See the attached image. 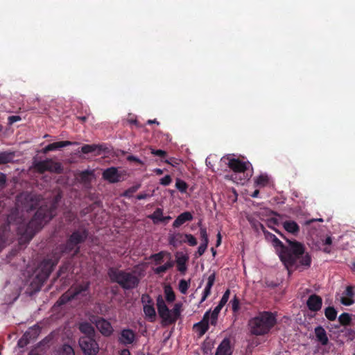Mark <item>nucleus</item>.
<instances>
[{
    "label": "nucleus",
    "instance_id": "1",
    "mask_svg": "<svg viewBox=\"0 0 355 355\" xmlns=\"http://www.w3.org/2000/svg\"><path fill=\"white\" fill-rule=\"evenodd\" d=\"M261 226L266 239L272 243L281 261L288 270L296 265L297 260L300 266L310 267L311 257L309 253H305V247L302 243L286 239L288 245H285L275 234L266 231L263 225Z\"/></svg>",
    "mask_w": 355,
    "mask_h": 355
},
{
    "label": "nucleus",
    "instance_id": "2",
    "mask_svg": "<svg viewBox=\"0 0 355 355\" xmlns=\"http://www.w3.org/2000/svg\"><path fill=\"white\" fill-rule=\"evenodd\" d=\"M56 214L54 205L50 207L41 206L35 212L33 217L28 222L23 220L19 223L17 232L19 236L20 244H26L33 238L45 224L50 221Z\"/></svg>",
    "mask_w": 355,
    "mask_h": 355
},
{
    "label": "nucleus",
    "instance_id": "3",
    "mask_svg": "<svg viewBox=\"0 0 355 355\" xmlns=\"http://www.w3.org/2000/svg\"><path fill=\"white\" fill-rule=\"evenodd\" d=\"M277 323V315L270 311L259 312L249 320L250 332L255 336H263L270 332Z\"/></svg>",
    "mask_w": 355,
    "mask_h": 355
},
{
    "label": "nucleus",
    "instance_id": "4",
    "mask_svg": "<svg viewBox=\"0 0 355 355\" xmlns=\"http://www.w3.org/2000/svg\"><path fill=\"white\" fill-rule=\"evenodd\" d=\"M62 257V254L54 248L51 253L44 258L39 264L35 280L41 287L44 282L49 278L55 266Z\"/></svg>",
    "mask_w": 355,
    "mask_h": 355
},
{
    "label": "nucleus",
    "instance_id": "5",
    "mask_svg": "<svg viewBox=\"0 0 355 355\" xmlns=\"http://www.w3.org/2000/svg\"><path fill=\"white\" fill-rule=\"evenodd\" d=\"M107 275L112 282L117 283L124 290L137 288L140 282L139 278L135 272L119 270L114 267L108 269Z\"/></svg>",
    "mask_w": 355,
    "mask_h": 355
},
{
    "label": "nucleus",
    "instance_id": "6",
    "mask_svg": "<svg viewBox=\"0 0 355 355\" xmlns=\"http://www.w3.org/2000/svg\"><path fill=\"white\" fill-rule=\"evenodd\" d=\"M89 235L88 230L86 229L75 230L67 239L65 243L58 245L55 248L62 256L73 252V257L76 256L79 252L80 244L83 243Z\"/></svg>",
    "mask_w": 355,
    "mask_h": 355
},
{
    "label": "nucleus",
    "instance_id": "7",
    "mask_svg": "<svg viewBox=\"0 0 355 355\" xmlns=\"http://www.w3.org/2000/svg\"><path fill=\"white\" fill-rule=\"evenodd\" d=\"M41 200L40 195L30 192H22L17 196L15 205L17 209L29 211L37 208Z\"/></svg>",
    "mask_w": 355,
    "mask_h": 355
},
{
    "label": "nucleus",
    "instance_id": "8",
    "mask_svg": "<svg viewBox=\"0 0 355 355\" xmlns=\"http://www.w3.org/2000/svg\"><path fill=\"white\" fill-rule=\"evenodd\" d=\"M34 168L40 174L46 171L61 173L62 167L60 163L54 162L51 159H46L43 161L35 162L33 164Z\"/></svg>",
    "mask_w": 355,
    "mask_h": 355
},
{
    "label": "nucleus",
    "instance_id": "9",
    "mask_svg": "<svg viewBox=\"0 0 355 355\" xmlns=\"http://www.w3.org/2000/svg\"><path fill=\"white\" fill-rule=\"evenodd\" d=\"M78 343L85 355H96L98 353L99 347L95 337L81 336Z\"/></svg>",
    "mask_w": 355,
    "mask_h": 355
},
{
    "label": "nucleus",
    "instance_id": "10",
    "mask_svg": "<svg viewBox=\"0 0 355 355\" xmlns=\"http://www.w3.org/2000/svg\"><path fill=\"white\" fill-rule=\"evenodd\" d=\"M125 175V170H119L116 167L112 166L103 171L102 177L110 183H117L123 181Z\"/></svg>",
    "mask_w": 355,
    "mask_h": 355
},
{
    "label": "nucleus",
    "instance_id": "11",
    "mask_svg": "<svg viewBox=\"0 0 355 355\" xmlns=\"http://www.w3.org/2000/svg\"><path fill=\"white\" fill-rule=\"evenodd\" d=\"M90 321L95 324L98 330L104 336H110L113 333L111 323L103 318L92 316Z\"/></svg>",
    "mask_w": 355,
    "mask_h": 355
},
{
    "label": "nucleus",
    "instance_id": "12",
    "mask_svg": "<svg viewBox=\"0 0 355 355\" xmlns=\"http://www.w3.org/2000/svg\"><path fill=\"white\" fill-rule=\"evenodd\" d=\"M157 307L159 317L162 320L168 324H173L175 320L172 318L171 310L166 306L162 296L159 295L157 297Z\"/></svg>",
    "mask_w": 355,
    "mask_h": 355
},
{
    "label": "nucleus",
    "instance_id": "13",
    "mask_svg": "<svg viewBox=\"0 0 355 355\" xmlns=\"http://www.w3.org/2000/svg\"><path fill=\"white\" fill-rule=\"evenodd\" d=\"M90 285V282L86 281L72 286L69 289V291H71V297L76 300L79 297H87L89 295Z\"/></svg>",
    "mask_w": 355,
    "mask_h": 355
},
{
    "label": "nucleus",
    "instance_id": "14",
    "mask_svg": "<svg viewBox=\"0 0 355 355\" xmlns=\"http://www.w3.org/2000/svg\"><path fill=\"white\" fill-rule=\"evenodd\" d=\"M250 166L249 162H243L239 159L232 158L229 160L228 166L236 173H243Z\"/></svg>",
    "mask_w": 355,
    "mask_h": 355
},
{
    "label": "nucleus",
    "instance_id": "15",
    "mask_svg": "<svg viewBox=\"0 0 355 355\" xmlns=\"http://www.w3.org/2000/svg\"><path fill=\"white\" fill-rule=\"evenodd\" d=\"M177 270L182 275H184L187 270V263L189 261V256L183 252H178L175 254Z\"/></svg>",
    "mask_w": 355,
    "mask_h": 355
},
{
    "label": "nucleus",
    "instance_id": "16",
    "mask_svg": "<svg viewBox=\"0 0 355 355\" xmlns=\"http://www.w3.org/2000/svg\"><path fill=\"white\" fill-rule=\"evenodd\" d=\"M322 305V299L316 294L311 295L307 301L306 306L311 311L317 312L320 311Z\"/></svg>",
    "mask_w": 355,
    "mask_h": 355
},
{
    "label": "nucleus",
    "instance_id": "17",
    "mask_svg": "<svg viewBox=\"0 0 355 355\" xmlns=\"http://www.w3.org/2000/svg\"><path fill=\"white\" fill-rule=\"evenodd\" d=\"M135 337L136 335L133 330L130 329H123L121 331L119 341L124 345H131L134 343Z\"/></svg>",
    "mask_w": 355,
    "mask_h": 355
},
{
    "label": "nucleus",
    "instance_id": "18",
    "mask_svg": "<svg viewBox=\"0 0 355 355\" xmlns=\"http://www.w3.org/2000/svg\"><path fill=\"white\" fill-rule=\"evenodd\" d=\"M77 144V142H72L69 141H62L49 144L44 148V153L56 150L61 148L67 147L69 146Z\"/></svg>",
    "mask_w": 355,
    "mask_h": 355
},
{
    "label": "nucleus",
    "instance_id": "19",
    "mask_svg": "<svg viewBox=\"0 0 355 355\" xmlns=\"http://www.w3.org/2000/svg\"><path fill=\"white\" fill-rule=\"evenodd\" d=\"M317 340L322 345H327L329 343V338L325 329L322 326H318L314 329Z\"/></svg>",
    "mask_w": 355,
    "mask_h": 355
},
{
    "label": "nucleus",
    "instance_id": "20",
    "mask_svg": "<svg viewBox=\"0 0 355 355\" xmlns=\"http://www.w3.org/2000/svg\"><path fill=\"white\" fill-rule=\"evenodd\" d=\"M193 220V215L189 211H184L180 214L173 223V227L178 228L186 222L191 221Z\"/></svg>",
    "mask_w": 355,
    "mask_h": 355
},
{
    "label": "nucleus",
    "instance_id": "21",
    "mask_svg": "<svg viewBox=\"0 0 355 355\" xmlns=\"http://www.w3.org/2000/svg\"><path fill=\"white\" fill-rule=\"evenodd\" d=\"M216 279L215 272H212L208 277L207 285L204 289L200 303L206 300V299L211 295V290Z\"/></svg>",
    "mask_w": 355,
    "mask_h": 355
},
{
    "label": "nucleus",
    "instance_id": "22",
    "mask_svg": "<svg viewBox=\"0 0 355 355\" xmlns=\"http://www.w3.org/2000/svg\"><path fill=\"white\" fill-rule=\"evenodd\" d=\"M216 279L215 272H212L208 277L207 285L204 289L200 303L206 300V299L211 295V290Z\"/></svg>",
    "mask_w": 355,
    "mask_h": 355
},
{
    "label": "nucleus",
    "instance_id": "23",
    "mask_svg": "<svg viewBox=\"0 0 355 355\" xmlns=\"http://www.w3.org/2000/svg\"><path fill=\"white\" fill-rule=\"evenodd\" d=\"M78 329L81 333L85 334L83 336L96 337V331L94 327L87 322L80 323Z\"/></svg>",
    "mask_w": 355,
    "mask_h": 355
},
{
    "label": "nucleus",
    "instance_id": "24",
    "mask_svg": "<svg viewBox=\"0 0 355 355\" xmlns=\"http://www.w3.org/2000/svg\"><path fill=\"white\" fill-rule=\"evenodd\" d=\"M216 355H232L229 339L225 338L223 340L217 348Z\"/></svg>",
    "mask_w": 355,
    "mask_h": 355
},
{
    "label": "nucleus",
    "instance_id": "25",
    "mask_svg": "<svg viewBox=\"0 0 355 355\" xmlns=\"http://www.w3.org/2000/svg\"><path fill=\"white\" fill-rule=\"evenodd\" d=\"M165 257H167L168 259H171V254L170 252L167 251L162 250L158 253L151 254L149 257V259L154 261L155 265H159L163 262L164 258Z\"/></svg>",
    "mask_w": 355,
    "mask_h": 355
},
{
    "label": "nucleus",
    "instance_id": "26",
    "mask_svg": "<svg viewBox=\"0 0 355 355\" xmlns=\"http://www.w3.org/2000/svg\"><path fill=\"white\" fill-rule=\"evenodd\" d=\"M184 234L180 232L170 234L168 236V243L171 245L177 247L182 243H186V241H184Z\"/></svg>",
    "mask_w": 355,
    "mask_h": 355
},
{
    "label": "nucleus",
    "instance_id": "27",
    "mask_svg": "<svg viewBox=\"0 0 355 355\" xmlns=\"http://www.w3.org/2000/svg\"><path fill=\"white\" fill-rule=\"evenodd\" d=\"M71 269L70 261L64 262L60 267L56 274V278H60L61 279H67L68 277L69 272Z\"/></svg>",
    "mask_w": 355,
    "mask_h": 355
},
{
    "label": "nucleus",
    "instance_id": "28",
    "mask_svg": "<svg viewBox=\"0 0 355 355\" xmlns=\"http://www.w3.org/2000/svg\"><path fill=\"white\" fill-rule=\"evenodd\" d=\"M283 227L288 232L297 235L300 232V226L294 220H286L284 222Z\"/></svg>",
    "mask_w": 355,
    "mask_h": 355
},
{
    "label": "nucleus",
    "instance_id": "29",
    "mask_svg": "<svg viewBox=\"0 0 355 355\" xmlns=\"http://www.w3.org/2000/svg\"><path fill=\"white\" fill-rule=\"evenodd\" d=\"M143 309L146 317L148 318L150 322L155 321L156 318V312L154 308V304L144 305Z\"/></svg>",
    "mask_w": 355,
    "mask_h": 355
},
{
    "label": "nucleus",
    "instance_id": "30",
    "mask_svg": "<svg viewBox=\"0 0 355 355\" xmlns=\"http://www.w3.org/2000/svg\"><path fill=\"white\" fill-rule=\"evenodd\" d=\"M174 266V261L171 259H168L164 265L159 266L154 269V272L156 275H161L165 273L168 270Z\"/></svg>",
    "mask_w": 355,
    "mask_h": 355
},
{
    "label": "nucleus",
    "instance_id": "31",
    "mask_svg": "<svg viewBox=\"0 0 355 355\" xmlns=\"http://www.w3.org/2000/svg\"><path fill=\"white\" fill-rule=\"evenodd\" d=\"M15 153L13 152H0V165L6 164L13 161Z\"/></svg>",
    "mask_w": 355,
    "mask_h": 355
},
{
    "label": "nucleus",
    "instance_id": "32",
    "mask_svg": "<svg viewBox=\"0 0 355 355\" xmlns=\"http://www.w3.org/2000/svg\"><path fill=\"white\" fill-rule=\"evenodd\" d=\"M101 150V146L96 144H85L81 148V152L84 154H88L95 151H98V154H100Z\"/></svg>",
    "mask_w": 355,
    "mask_h": 355
},
{
    "label": "nucleus",
    "instance_id": "33",
    "mask_svg": "<svg viewBox=\"0 0 355 355\" xmlns=\"http://www.w3.org/2000/svg\"><path fill=\"white\" fill-rule=\"evenodd\" d=\"M153 223L157 224L159 222L163 221V209L161 208H157L154 212L148 216Z\"/></svg>",
    "mask_w": 355,
    "mask_h": 355
},
{
    "label": "nucleus",
    "instance_id": "34",
    "mask_svg": "<svg viewBox=\"0 0 355 355\" xmlns=\"http://www.w3.org/2000/svg\"><path fill=\"white\" fill-rule=\"evenodd\" d=\"M193 329L198 333L199 336H202L209 329V324L200 321L193 325Z\"/></svg>",
    "mask_w": 355,
    "mask_h": 355
},
{
    "label": "nucleus",
    "instance_id": "35",
    "mask_svg": "<svg viewBox=\"0 0 355 355\" xmlns=\"http://www.w3.org/2000/svg\"><path fill=\"white\" fill-rule=\"evenodd\" d=\"M58 355H75V352L71 345L64 344L58 349Z\"/></svg>",
    "mask_w": 355,
    "mask_h": 355
},
{
    "label": "nucleus",
    "instance_id": "36",
    "mask_svg": "<svg viewBox=\"0 0 355 355\" xmlns=\"http://www.w3.org/2000/svg\"><path fill=\"white\" fill-rule=\"evenodd\" d=\"M337 313L334 306H328L324 309V315L329 321H334L337 318Z\"/></svg>",
    "mask_w": 355,
    "mask_h": 355
},
{
    "label": "nucleus",
    "instance_id": "37",
    "mask_svg": "<svg viewBox=\"0 0 355 355\" xmlns=\"http://www.w3.org/2000/svg\"><path fill=\"white\" fill-rule=\"evenodd\" d=\"M198 226L200 227V237L201 240V243L208 245L209 244V238H208V234L207 232V229L205 227L201 226V222H199L198 223Z\"/></svg>",
    "mask_w": 355,
    "mask_h": 355
},
{
    "label": "nucleus",
    "instance_id": "38",
    "mask_svg": "<svg viewBox=\"0 0 355 355\" xmlns=\"http://www.w3.org/2000/svg\"><path fill=\"white\" fill-rule=\"evenodd\" d=\"M338 321L343 326H348L351 324L352 317L348 313H343L338 317Z\"/></svg>",
    "mask_w": 355,
    "mask_h": 355
},
{
    "label": "nucleus",
    "instance_id": "39",
    "mask_svg": "<svg viewBox=\"0 0 355 355\" xmlns=\"http://www.w3.org/2000/svg\"><path fill=\"white\" fill-rule=\"evenodd\" d=\"M73 300V298L71 297V291H69L68 290L61 295V297L57 301V304L60 306L64 305Z\"/></svg>",
    "mask_w": 355,
    "mask_h": 355
},
{
    "label": "nucleus",
    "instance_id": "40",
    "mask_svg": "<svg viewBox=\"0 0 355 355\" xmlns=\"http://www.w3.org/2000/svg\"><path fill=\"white\" fill-rule=\"evenodd\" d=\"M166 300L168 302H173L175 300V295L171 286L164 288Z\"/></svg>",
    "mask_w": 355,
    "mask_h": 355
},
{
    "label": "nucleus",
    "instance_id": "41",
    "mask_svg": "<svg viewBox=\"0 0 355 355\" xmlns=\"http://www.w3.org/2000/svg\"><path fill=\"white\" fill-rule=\"evenodd\" d=\"M269 182V179L267 175L261 174L259 175L254 181L256 186L266 187Z\"/></svg>",
    "mask_w": 355,
    "mask_h": 355
},
{
    "label": "nucleus",
    "instance_id": "42",
    "mask_svg": "<svg viewBox=\"0 0 355 355\" xmlns=\"http://www.w3.org/2000/svg\"><path fill=\"white\" fill-rule=\"evenodd\" d=\"M223 306L218 304L211 313V324L215 325L216 324L218 314Z\"/></svg>",
    "mask_w": 355,
    "mask_h": 355
},
{
    "label": "nucleus",
    "instance_id": "43",
    "mask_svg": "<svg viewBox=\"0 0 355 355\" xmlns=\"http://www.w3.org/2000/svg\"><path fill=\"white\" fill-rule=\"evenodd\" d=\"M190 286V279H181L179 282V291L182 294H186Z\"/></svg>",
    "mask_w": 355,
    "mask_h": 355
},
{
    "label": "nucleus",
    "instance_id": "44",
    "mask_svg": "<svg viewBox=\"0 0 355 355\" xmlns=\"http://www.w3.org/2000/svg\"><path fill=\"white\" fill-rule=\"evenodd\" d=\"M175 187L181 193H186L188 184L182 180L178 178L175 182Z\"/></svg>",
    "mask_w": 355,
    "mask_h": 355
},
{
    "label": "nucleus",
    "instance_id": "45",
    "mask_svg": "<svg viewBox=\"0 0 355 355\" xmlns=\"http://www.w3.org/2000/svg\"><path fill=\"white\" fill-rule=\"evenodd\" d=\"M278 223H279L278 220L275 218H269L267 220V222H266L267 226L269 228H270L272 230H274L275 232H276L280 236H282V234L275 228V226L277 225Z\"/></svg>",
    "mask_w": 355,
    "mask_h": 355
},
{
    "label": "nucleus",
    "instance_id": "46",
    "mask_svg": "<svg viewBox=\"0 0 355 355\" xmlns=\"http://www.w3.org/2000/svg\"><path fill=\"white\" fill-rule=\"evenodd\" d=\"M31 338L30 332H26L23 336L18 341V346L21 348L24 347L29 343V339Z\"/></svg>",
    "mask_w": 355,
    "mask_h": 355
},
{
    "label": "nucleus",
    "instance_id": "47",
    "mask_svg": "<svg viewBox=\"0 0 355 355\" xmlns=\"http://www.w3.org/2000/svg\"><path fill=\"white\" fill-rule=\"evenodd\" d=\"M141 187L140 184H137L126 189L123 193V196L130 198Z\"/></svg>",
    "mask_w": 355,
    "mask_h": 355
},
{
    "label": "nucleus",
    "instance_id": "48",
    "mask_svg": "<svg viewBox=\"0 0 355 355\" xmlns=\"http://www.w3.org/2000/svg\"><path fill=\"white\" fill-rule=\"evenodd\" d=\"M232 309L234 313H237L240 309V300L236 295L230 301Z\"/></svg>",
    "mask_w": 355,
    "mask_h": 355
},
{
    "label": "nucleus",
    "instance_id": "49",
    "mask_svg": "<svg viewBox=\"0 0 355 355\" xmlns=\"http://www.w3.org/2000/svg\"><path fill=\"white\" fill-rule=\"evenodd\" d=\"M180 308L181 305L179 304H175L173 309L171 311V314L172 315V318L175 320V322L178 320L179 316L180 315Z\"/></svg>",
    "mask_w": 355,
    "mask_h": 355
},
{
    "label": "nucleus",
    "instance_id": "50",
    "mask_svg": "<svg viewBox=\"0 0 355 355\" xmlns=\"http://www.w3.org/2000/svg\"><path fill=\"white\" fill-rule=\"evenodd\" d=\"M184 241H186V243H187L190 246H195L198 243L196 237L191 234H184Z\"/></svg>",
    "mask_w": 355,
    "mask_h": 355
},
{
    "label": "nucleus",
    "instance_id": "51",
    "mask_svg": "<svg viewBox=\"0 0 355 355\" xmlns=\"http://www.w3.org/2000/svg\"><path fill=\"white\" fill-rule=\"evenodd\" d=\"M92 174V172L85 170L82 171L80 175V179L82 182H87L89 181V176Z\"/></svg>",
    "mask_w": 355,
    "mask_h": 355
},
{
    "label": "nucleus",
    "instance_id": "52",
    "mask_svg": "<svg viewBox=\"0 0 355 355\" xmlns=\"http://www.w3.org/2000/svg\"><path fill=\"white\" fill-rule=\"evenodd\" d=\"M230 295V291L229 289L226 290L224 294L223 295L218 304L222 306H224L227 302Z\"/></svg>",
    "mask_w": 355,
    "mask_h": 355
},
{
    "label": "nucleus",
    "instance_id": "53",
    "mask_svg": "<svg viewBox=\"0 0 355 355\" xmlns=\"http://www.w3.org/2000/svg\"><path fill=\"white\" fill-rule=\"evenodd\" d=\"M143 305L154 304V302L148 294H143L141 298Z\"/></svg>",
    "mask_w": 355,
    "mask_h": 355
},
{
    "label": "nucleus",
    "instance_id": "54",
    "mask_svg": "<svg viewBox=\"0 0 355 355\" xmlns=\"http://www.w3.org/2000/svg\"><path fill=\"white\" fill-rule=\"evenodd\" d=\"M151 153L155 156H158L161 158H164L166 156V152L165 150H155V149H152L151 150Z\"/></svg>",
    "mask_w": 355,
    "mask_h": 355
},
{
    "label": "nucleus",
    "instance_id": "55",
    "mask_svg": "<svg viewBox=\"0 0 355 355\" xmlns=\"http://www.w3.org/2000/svg\"><path fill=\"white\" fill-rule=\"evenodd\" d=\"M7 184L6 175L0 172V189H4Z\"/></svg>",
    "mask_w": 355,
    "mask_h": 355
},
{
    "label": "nucleus",
    "instance_id": "56",
    "mask_svg": "<svg viewBox=\"0 0 355 355\" xmlns=\"http://www.w3.org/2000/svg\"><path fill=\"white\" fill-rule=\"evenodd\" d=\"M171 177L169 175H166L160 179V184L164 186H168L171 184Z\"/></svg>",
    "mask_w": 355,
    "mask_h": 355
},
{
    "label": "nucleus",
    "instance_id": "57",
    "mask_svg": "<svg viewBox=\"0 0 355 355\" xmlns=\"http://www.w3.org/2000/svg\"><path fill=\"white\" fill-rule=\"evenodd\" d=\"M207 247H208V245L200 243V245H199L198 250L196 253V255L197 256V254H198V256H199V257L202 256L207 250Z\"/></svg>",
    "mask_w": 355,
    "mask_h": 355
},
{
    "label": "nucleus",
    "instance_id": "58",
    "mask_svg": "<svg viewBox=\"0 0 355 355\" xmlns=\"http://www.w3.org/2000/svg\"><path fill=\"white\" fill-rule=\"evenodd\" d=\"M347 297H352L354 295V287L352 286H348L344 292Z\"/></svg>",
    "mask_w": 355,
    "mask_h": 355
},
{
    "label": "nucleus",
    "instance_id": "59",
    "mask_svg": "<svg viewBox=\"0 0 355 355\" xmlns=\"http://www.w3.org/2000/svg\"><path fill=\"white\" fill-rule=\"evenodd\" d=\"M341 303L345 306H350L354 303V300L349 297H342Z\"/></svg>",
    "mask_w": 355,
    "mask_h": 355
},
{
    "label": "nucleus",
    "instance_id": "60",
    "mask_svg": "<svg viewBox=\"0 0 355 355\" xmlns=\"http://www.w3.org/2000/svg\"><path fill=\"white\" fill-rule=\"evenodd\" d=\"M209 320H211V312L210 310L205 313L201 322L209 324Z\"/></svg>",
    "mask_w": 355,
    "mask_h": 355
},
{
    "label": "nucleus",
    "instance_id": "61",
    "mask_svg": "<svg viewBox=\"0 0 355 355\" xmlns=\"http://www.w3.org/2000/svg\"><path fill=\"white\" fill-rule=\"evenodd\" d=\"M127 160L130 161V162H137L140 164H143V162L139 158H137V157H135L134 155H128L127 157Z\"/></svg>",
    "mask_w": 355,
    "mask_h": 355
},
{
    "label": "nucleus",
    "instance_id": "62",
    "mask_svg": "<svg viewBox=\"0 0 355 355\" xmlns=\"http://www.w3.org/2000/svg\"><path fill=\"white\" fill-rule=\"evenodd\" d=\"M20 120L21 117L19 116L12 115L8 117V121L10 124L14 123Z\"/></svg>",
    "mask_w": 355,
    "mask_h": 355
},
{
    "label": "nucleus",
    "instance_id": "63",
    "mask_svg": "<svg viewBox=\"0 0 355 355\" xmlns=\"http://www.w3.org/2000/svg\"><path fill=\"white\" fill-rule=\"evenodd\" d=\"M153 194H148V193H139L137 196L136 198L137 200H144V199H146L147 198H149L150 196H152Z\"/></svg>",
    "mask_w": 355,
    "mask_h": 355
},
{
    "label": "nucleus",
    "instance_id": "64",
    "mask_svg": "<svg viewBox=\"0 0 355 355\" xmlns=\"http://www.w3.org/2000/svg\"><path fill=\"white\" fill-rule=\"evenodd\" d=\"M332 243V239L331 236H327L323 241V244L325 245H330Z\"/></svg>",
    "mask_w": 355,
    "mask_h": 355
}]
</instances>
